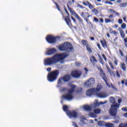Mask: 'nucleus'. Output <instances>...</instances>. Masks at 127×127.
<instances>
[{
	"label": "nucleus",
	"mask_w": 127,
	"mask_h": 127,
	"mask_svg": "<svg viewBox=\"0 0 127 127\" xmlns=\"http://www.w3.org/2000/svg\"><path fill=\"white\" fill-rule=\"evenodd\" d=\"M68 56H69V55L66 54V53L56 54L52 57L45 59L44 61V65L51 66V65L57 64L58 62H63L64 59Z\"/></svg>",
	"instance_id": "nucleus-1"
},
{
	"label": "nucleus",
	"mask_w": 127,
	"mask_h": 127,
	"mask_svg": "<svg viewBox=\"0 0 127 127\" xmlns=\"http://www.w3.org/2000/svg\"><path fill=\"white\" fill-rule=\"evenodd\" d=\"M110 101L113 105H111V109L109 110V114L112 117H116L118 114V109L120 108V104L116 103L115 97H111Z\"/></svg>",
	"instance_id": "nucleus-2"
},
{
	"label": "nucleus",
	"mask_w": 127,
	"mask_h": 127,
	"mask_svg": "<svg viewBox=\"0 0 127 127\" xmlns=\"http://www.w3.org/2000/svg\"><path fill=\"white\" fill-rule=\"evenodd\" d=\"M60 74V72L59 70H55L49 72L47 75V79L49 82H54V81H56L57 78H58V76Z\"/></svg>",
	"instance_id": "nucleus-3"
},
{
	"label": "nucleus",
	"mask_w": 127,
	"mask_h": 127,
	"mask_svg": "<svg viewBox=\"0 0 127 127\" xmlns=\"http://www.w3.org/2000/svg\"><path fill=\"white\" fill-rule=\"evenodd\" d=\"M60 51H72L74 48L73 46L69 42L64 43L59 46Z\"/></svg>",
	"instance_id": "nucleus-4"
},
{
	"label": "nucleus",
	"mask_w": 127,
	"mask_h": 127,
	"mask_svg": "<svg viewBox=\"0 0 127 127\" xmlns=\"http://www.w3.org/2000/svg\"><path fill=\"white\" fill-rule=\"evenodd\" d=\"M103 87L101 84H98L96 88H91L90 89L86 91V95L88 97H92L94 94H97L98 92H100Z\"/></svg>",
	"instance_id": "nucleus-5"
},
{
	"label": "nucleus",
	"mask_w": 127,
	"mask_h": 127,
	"mask_svg": "<svg viewBox=\"0 0 127 127\" xmlns=\"http://www.w3.org/2000/svg\"><path fill=\"white\" fill-rule=\"evenodd\" d=\"M97 69L98 70H99V71H100V76H101L102 79L103 80V81L105 82L106 85L107 86V87H108V88H111V85L110 84V83H109V82H108V76L106 75V73L104 72V70H103L102 67H101V66H99L97 67Z\"/></svg>",
	"instance_id": "nucleus-6"
},
{
	"label": "nucleus",
	"mask_w": 127,
	"mask_h": 127,
	"mask_svg": "<svg viewBox=\"0 0 127 127\" xmlns=\"http://www.w3.org/2000/svg\"><path fill=\"white\" fill-rule=\"evenodd\" d=\"M71 75L69 74H65L64 76L60 77L57 83L58 85H63V82H64V83L69 82V81L71 80Z\"/></svg>",
	"instance_id": "nucleus-7"
},
{
	"label": "nucleus",
	"mask_w": 127,
	"mask_h": 127,
	"mask_svg": "<svg viewBox=\"0 0 127 127\" xmlns=\"http://www.w3.org/2000/svg\"><path fill=\"white\" fill-rule=\"evenodd\" d=\"M64 10L66 12V13L67 14V16H64V14H63V13L62 12V14H63V18H64L67 25L69 26V27H72V23L71 22V20L70 19V15L69 14V12H68V11L67 10V9L64 8Z\"/></svg>",
	"instance_id": "nucleus-8"
},
{
	"label": "nucleus",
	"mask_w": 127,
	"mask_h": 127,
	"mask_svg": "<svg viewBox=\"0 0 127 127\" xmlns=\"http://www.w3.org/2000/svg\"><path fill=\"white\" fill-rule=\"evenodd\" d=\"M57 37H55L51 35H49L46 37V40L48 43H50V44H54V43L57 42Z\"/></svg>",
	"instance_id": "nucleus-9"
},
{
	"label": "nucleus",
	"mask_w": 127,
	"mask_h": 127,
	"mask_svg": "<svg viewBox=\"0 0 127 127\" xmlns=\"http://www.w3.org/2000/svg\"><path fill=\"white\" fill-rule=\"evenodd\" d=\"M66 115L70 118L77 119V118H78V113H77L75 110L67 111Z\"/></svg>",
	"instance_id": "nucleus-10"
},
{
	"label": "nucleus",
	"mask_w": 127,
	"mask_h": 127,
	"mask_svg": "<svg viewBox=\"0 0 127 127\" xmlns=\"http://www.w3.org/2000/svg\"><path fill=\"white\" fill-rule=\"evenodd\" d=\"M94 84H95V78H90L84 83V85L86 87H93Z\"/></svg>",
	"instance_id": "nucleus-11"
},
{
	"label": "nucleus",
	"mask_w": 127,
	"mask_h": 127,
	"mask_svg": "<svg viewBox=\"0 0 127 127\" xmlns=\"http://www.w3.org/2000/svg\"><path fill=\"white\" fill-rule=\"evenodd\" d=\"M82 75V71L79 70H76L71 71V75L73 78H79V77Z\"/></svg>",
	"instance_id": "nucleus-12"
},
{
	"label": "nucleus",
	"mask_w": 127,
	"mask_h": 127,
	"mask_svg": "<svg viewBox=\"0 0 127 127\" xmlns=\"http://www.w3.org/2000/svg\"><path fill=\"white\" fill-rule=\"evenodd\" d=\"M73 98L72 95L69 93L63 95V98L64 100H67V101H71L73 100Z\"/></svg>",
	"instance_id": "nucleus-13"
},
{
	"label": "nucleus",
	"mask_w": 127,
	"mask_h": 127,
	"mask_svg": "<svg viewBox=\"0 0 127 127\" xmlns=\"http://www.w3.org/2000/svg\"><path fill=\"white\" fill-rule=\"evenodd\" d=\"M90 62L92 63V64H93V66H94L95 67H96V66H98L96 64L98 63V60L96 59V58H95L94 56H91L90 58Z\"/></svg>",
	"instance_id": "nucleus-14"
},
{
	"label": "nucleus",
	"mask_w": 127,
	"mask_h": 127,
	"mask_svg": "<svg viewBox=\"0 0 127 127\" xmlns=\"http://www.w3.org/2000/svg\"><path fill=\"white\" fill-rule=\"evenodd\" d=\"M71 89H68V94L72 95L74 92H75V89L77 88V85H71Z\"/></svg>",
	"instance_id": "nucleus-15"
},
{
	"label": "nucleus",
	"mask_w": 127,
	"mask_h": 127,
	"mask_svg": "<svg viewBox=\"0 0 127 127\" xmlns=\"http://www.w3.org/2000/svg\"><path fill=\"white\" fill-rule=\"evenodd\" d=\"M57 52L56 49L55 48H52V49H49L47 51V55H53L54 53H56Z\"/></svg>",
	"instance_id": "nucleus-16"
},
{
	"label": "nucleus",
	"mask_w": 127,
	"mask_h": 127,
	"mask_svg": "<svg viewBox=\"0 0 127 127\" xmlns=\"http://www.w3.org/2000/svg\"><path fill=\"white\" fill-rule=\"evenodd\" d=\"M95 102H96L93 104V107H94V108L100 107V105H104V104H106V103H107V102H103L102 101L99 102L98 100H95Z\"/></svg>",
	"instance_id": "nucleus-17"
},
{
	"label": "nucleus",
	"mask_w": 127,
	"mask_h": 127,
	"mask_svg": "<svg viewBox=\"0 0 127 127\" xmlns=\"http://www.w3.org/2000/svg\"><path fill=\"white\" fill-rule=\"evenodd\" d=\"M82 4L85 6H87L88 5V7L90 9L94 8V6H93L88 1H87L86 2L85 1L82 2Z\"/></svg>",
	"instance_id": "nucleus-18"
},
{
	"label": "nucleus",
	"mask_w": 127,
	"mask_h": 127,
	"mask_svg": "<svg viewBox=\"0 0 127 127\" xmlns=\"http://www.w3.org/2000/svg\"><path fill=\"white\" fill-rule=\"evenodd\" d=\"M80 15L82 17H83V18H89V17L91 16V15H90L89 14V13L87 12H82L80 14Z\"/></svg>",
	"instance_id": "nucleus-19"
},
{
	"label": "nucleus",
	"mask_w": 127,
	"mask_h": 127,
	"mask_svg": "<svg viewBox=\"0 0 127 127\" xmlns=\"http://www.w3.org/2000/svg\"><path fill=\"white\" fill-rule=\"evenodd\" d=\"M100 43H101L103 48H108V45L107 44V41H106L105 39H104L103 40H101Z\"/></svg>",
	"instance_id": "nucleus-20"
},
{
	"label": "nucleus",
	"mask_w": 127,
	"mask_h": 127,
	"mask_svg": "<svg viewBox=\"0 0 127 127\" xmlns=\"http://www.w3.org/2000/svg\"><path fill=\"white\" fill-rule=\"evenodd\" d=\"M106 68L109 73L110 74L111 76H115V73L114 72V71H112V69H111V68H110V66H109V65L106 64Z\"/></svg>",
	"instance_id": "nucleus-21"
},
{
	"label": "nucleus",
	"mask_w": 127,
	"mask_h": 127,
	"mask_svg": "<svg viewBox=\"0 0 127 127\" xmlns=\"http://www.w3.org/2000/svg\"><path fill=\"white\" fill-rule=\"evenodd\" d=\"M119 31L120 32V35L122 38H124L126 36V34H125L124 30H123V29H122L121 28H119Z\"/></svg>",
	"instance_id": "nucleus-22"
},
{
	"label": "nucleus",
	"mask_w": 127,
	"mask_h": 127,
	"mask_svg": "<svg viewBox=\"0 0 127 127\" xmlns=\"http://www.w3.org/2000/svg\"><path fill=\"white\" fill-rule=\"evenodd\" d=\"M94 95H96L97 97H99V98H105L106 97V95L104 94L103 93H102L101 92H99L98 93L97 92L96 94H94Z\"/></svg>",
	"instance_id": "nucleus-23"
},
{
	"label": "nucleus",
	"mask_w": 127,
	"mask_h": 127,
	"mask_svg": "<svg viewBox=\"0 0 127 127\" xmlns=\"http://www.w3.org/2000/svg\"><path fill=\"white\" fill-rule=\"evenodd\" d=\"M81 43L82 44V45H83V46H88V45H89V43L88 42V41L86 40H81Z\"/></svg>",
	"instance_id": "nucleus-24"
},
{
	"label": "nucleus",
	"mask_w": 127,
	"mask_h": 127,
	"mask_svg": "<svg viewBox=\"0 0 127 127\" xmlns=\"http://www.w3.org/2000/svg\"><path fill=\"white\" fill-rule=\"evenodd\" d=\"M83 109L85 110V111H90L91 110H92V108H91V107L88 105H84L83 106Z\"/></svg>",
	"instance_id": "nucleus-25"
},
{
	"label": "nucleus",
	"mask_w": 127,
	"mask_h": 127,
	"mask_svg": "<svg viewBox=\"0 0 127 127\" xmlns=\"http://www.w3.org/2000/svg\"><path fill=\"white\" fill-rule=\"evenodd\" d=\"M75 16L76 18H77V19H78L79 21H80V22H83V19H82V18H81V17H80V16H79V15L76 13H75Z\"/></svg>",
	"instance_id": "nucleus-26"
},
{
	"label": "nucleus",
	"mask_w": 127,
	"mask_h": 127,
	"mask_svg": "<svg viewBox=\"0 0 127 127\" xmlns=\"http://www.w3.org/2000/svg\"><path fill=\"white\" fill-rule=\"evenodd\" d=\"M86 50L89 53H92L93 51H92V49L91 48V46L89 45H87L86 47Z\"/></svg>",
	"instance_id": "nucleus-27"
},
{
	"label": "nucleus",
	"mask_w": 127,
	"mask_h": 127,
	"mask_svg": "<svg viewBox=\"0 0 127 127\" xmlns=\"http://www.w3.org/2000/svg\"><path fill=\"white\" fill-rule=\"evenodd\" d=\"M94 114H99L101 113V110L100 108L95 109L93 110Z\"/></svg>",
	"instance_id": "nucleus-28"
},
{
	"label": "nucleus",
	"mask_w": 127,
	"mask_h": 127,
	"mask_svg": "<svg viewBox=\"0 0 127 127\" xmlns=\"http://www.w3.org/2000/svg\"><path fill=\"white\" fill-rule=\"evenodd\" d=\"M121 68L123 70V71H127V67H126V64H121Z\"/></svg>",
	"instance_id": "nucleus-29"
},
{
	"label": "nucleus",
	"mask_w": 127,
	"mask_h": 127,
	"mask_svg": "<svg viewBox=\"0 0 127 127\" xmlns=\"http://www.w3.org/2000/svg\"><path fill=\"white\" fill-rule=\"evenodd\" d=\"M63 110L64 111V112H66V113L67 114V112L69 111L68 110V106L67 105H64L63 107Z\"/></svg>",
	"instance_id": "nucleus-30"
},
{
	"label": "nucleus",
	"mask_w": 127,
	"mask_h": 127,
	"mask_svg": "<svg viewBox=\"0 0 127 127\" xmlns=\"http://www.w3.org/2000/svg\"><path fill=\"white\" fill-rule=\"evenodd\" d=\"M77 7H80V8H81V9H85L86 8V7L83 6L82 5H81L80 3H76Z\"/></svg>",
	"instance_id": "nucleus-31"
},
{
	"label": "nucleus",
	"mask_w": 127,
	"mask_h": 127,
	"mask_svg": "<svg viewBox=\"0 0 127 127\" xmlns=\"http://www.w3.org/2000/svg\"><path fill=\"white\" fill-rule=\"evenodd\" d=\"M69 5H72V2L71 1H68L67 4V6L69 10H70V11H71V8H70V6H69Z\"/></svg>",
	"instance_id": "nucleus-32"
},
{
	"label": "nucleus",
	"mask_w": 127,
	"mask_h": 127,
	"mask_svg": "<svg viewBox=\"0 0 127 127\" xmlns=\"http://www.w3.org/2000/svg\"><path fill=\"white\" fill-rule=\"evenodd\" d=\"M109 10H110V12H113V13H115L116 15H119V14H120L119 13V12H118L115 11V10H114V9H110Z\"/></svg>",
	"instance_id": "nucleus-33"
},
{
	"label": "nucleus",
	"mask_w": 127,
	"mask_h": 127,
	"mask_svg": "<svg viewBox=\"0 0 127 127\" xmlns=\"http://www.w3.org/2000/svg\"><path fill=\"white\" fill-rule=\"evenodd\" d=\"M68 89L66 87H62L61 89H60V92H61L62 93H64V92H66V91H67Z\"/></svg>",
	"instance_id": "nucleus-34"
},
{
	"label": "nucleus",
	"mask_w": 127,
	"mask_h": 127,
	"mask_svg": "<svg viewBox=\"0 0 127 127\" xmlns=\"http://www.w3.org/2000/svg\"><path fill=\"white\" fill-rule=\"evenodd\" d=\"M54 3H55L56 7L57 8L58 10L60 11V7L59 6V5L58 4V3H57V2H55V1L53 0V1Z\"/></svg>",
	"instance_id": "nucleus-35"
},
{
	"label": "nucleus",
	"mask_w": 127,
	"mask_h": 127,
	"mask_svg": "<svg viewBox=\"0 0 127 127\" xmlns=\"http://www.w3.org/2000/svg\"><path fill=\"white\" fill-rule=\"evenodd\" d=\"M92 12L94 13L95 14V15H97V14H98L99 13V11H98V10H97L96 9H95V8H94L92 10Z\"/></svg>",
	"instance_id": "nucleus-36"
},
{
	"label": "nucleus",
	"mask_w": 127,
	"mask_h": 127,
	"mask_svg": "<svg viewBox=\"0 0 127 127\" xmlns=\"http://www.w3.org/2000/svg\"><path fill=\"white\" fill-rule=\"evenodd\" d=\"M99 57L100 58L99 62H100L102 65H104V64H105V62H104V60H103V59L101 58V56L99 55Z\"/></svg>",
	"instance_id": "nucleus-37"
},
{
	"label": "nucleus",
	"mask_w": 127,
	"mask_h": 127,
	"mask_svg": "<svg viewBox=\"0 0 127 127\" xmlns=\"http://www.w3.org/2000/svg\"><path fill=\"white\" fill-rule=\"evenodd\" d=\"M121 83L122 85H126L127 86V79H124L121 81Z\"/></svg>",
	"instance_id": "nucleus-38"
},
{
	"label": "nucleus",
	"mask_w": 127,
	"mask_h": 127,
	"mask_svg": "<svg viewBox=\"0 0 127 127\" xmlns=\"http://www.w3.org/2000/svg\"><path fill=\"white\" fill-rule=\"evenodd\" d=\"M127 5V3H121V4H120V7H126Z\"/></svg>",
	"instance_id": "nucleus-39"
},
{
	"label": "nucleus",
	"mask_w": 127,
	"mask_h": 127,
	"mask_svg": "<svg viewBox=\"0 0 127 127\" xmlns=\"http://www.w3.org/2000/svg\"><path fill=\"white\" fill-rule=\"evenodd\" d=\"M105 127H113V124L106 123V124H105Z\"/></svg>",
	"instance_id": "nucleus-40"
},
{
	"label": "nucleus",
	"mask_w": 127,
	"mask_h": 127,
	"mask_svg": "<svg viewBox=\"0 0 127 127\" xmlns=\"http://www.w3.org/2000/svg\"><path fill=\"white\" fill-rule=\"evenodd\" d=\"M89 116H90V117H91V118H96V117H97V116H96V114H95V113H90L89 114Z\"/></svg>",
	"instance_id": "nucleus-41"
},
{
	"label": "nucleus",
	"mask_w": 127,
	"mask_h": 127,
	"mask_svg": "<svg viewBox=\"0 0 127 127\" xmlns=\"http://www.w3.org/2000/svg\"><path fill=\"white\" fill-rule=\"evenodd\" d=\"M105 23H110V22H112V20L110 19H105Z\"/></svg>",
	"instance_id": "nucleus-42"
},
{
	"label": "nucleus",
	"mask_w": 127,
	"mask_h": 127,
	"mask_svg": "<svg viewBox=\"0 0 127 127\" xmlns=\"http://www.w3.org/2000/svg\"><path fill=\"white\" fill-rule=\"evenodd\" d=\"M109 64L111 69H112V70H114V69H115V68L114 67V65H113V64L112 63V62H109Z\"/></svg>",
	"instance_id": "nucleus-43"
},
{
	"label": "nucleus",
	"mask_w": 127,
	"mask_h": 127,
	"mask_svg": "<svg viewBox=\"0 0 127 127\" xmlns=\"http://www.w3.org/2000/svg\"><path fill=\"white\" fill-rule=\"evenodd\" d=\"M82 91H83V88L82 87L79 88L77 90V93H81Z\"/></svg>",
	"instance_id": "nucleus-44"
},
{
	"label": "nucleus",
	"mask_w": 127,
	"mask_h": 127,
	"mask_svg": "<svg viewBox=\"0 0 127 127\" xmlns=\"http://www.w3.org/2000/svg\"><path fill=\"white\" fill-rule=\"evenodd\" d=\"M121 27L123 29H125L127 27V25H126V23H123L122 24Z\"/></svg>",
	"instance_id": "nucleus-45"
},
{
	"label": "nucleus",
	"mask_w": 127,
	"mask_h": 127,
	"mask_svg": "<svg viewBox=\"0 0 127 127\" xmlns=\"http://www.w3.org/2000/svg\"><path fill=\"white\" fill-rule=\"evenodd\" d=\"M121 110L123 111V112H127V107H122Z\"/></svg>",
	"instance_id": "nucleus-46"
},
{
	"label": "nucleus",
	"mask_w": 127,
	"mask_h": 127,
	"mask_svg": "<svg viewBox=\"0 0 127 127\" xmlns=\"http://www.w3.org/2000/svg\"><path fill=\"white\" fill-rule=\"evenodd\" d=\"M93 21H95V22H99V19L97 17H94Z\"/></svg>",
	"instance_id": "nucleus-47"
},
{
	"label": "nucleus",
	"mask_w": 127,
	"mask_h": 127,
	"mask_svg": "<svg viewBox=\"0 0 127 127\" xmlns=\"http://www.w3.org/2000/svg\"><path fill=\"white\" fill-rule=\"evenodd\" d=\"M120 54L122 57H124V53H123V51L122 50H119Z\"/></svg>",
	"instance_id": "nucleus-48"
},
{
	"label": "nucleus",
	"mask_w": 127,
	"mask_h": 127,
	"mask_svg": "<svg viewBox=\"0 0 127 127\" xmlns=\"http://www.w3.org/2000/svg\"><path fill=\"white\" fill-rule=\"evenodd\" d=\"M75 65L77 67H80L81 66V63L77 62L75 63Z\"/></svg>",
	"instance_id": "nucleus-49"
},
{
	"label": "nucleus",
	"mask_w": 127,
	"mask_h": 127,
	"mask_svg": "<svg viewBox=\"0 0 127 127\" xmlns=\"http://www.w3.org/2000/svg\"><path fill=\"white\" fill-rule=\"evenodd\" d=\"M116 75L118 78H121V75L119 73V71H116Z\"/></svg>",
	"instance_id": "nucleus-50"
},
{
	"label": "nucleus",
	"mask_w": 127,
	"mask_h": 127,
	"mask_svg": "<svg viewBox=\"0 0 127 127\" xmlns=\"http://www.w3.org/2000/svg\"><path fill=\"white\" fill-rule=\"evenodd\" d=\"M102 57L104 59L105 61H107V57H106V55H105L104 54H102Z\"/></svg>",
	"instance_id": "nucleus-51"
},
{
	"label": "nucleus",
	"mask_w": 127,
	"mask_h": 127,
	"mask_svg": "<svg viewBox=\"0 0 127 127\" xmlns=\"http://www.w3.org/2000/svg\"><path fill=\"white\" fill-rule=\"evenodd\" d=\"M98 126H100V127H102V126H104L105 125L104 123H102L101 121L99 122V123H98Z\"/></svg>",
	"instance_id": "nucleus-52"
},
{
	"label": "nucleus",
	"mask_w": 127,
	"mask_h": 127,
	"mask_svg": "<svg viewBox=\"0 0 127 127\" xmlns=\"http://www.w3.org/2000/svg\"><path fill=\"white\" fill-rule=\"evenodd\" d=\"M118 22L119 24H122V23H123V20L122 19H119L118 20Z\"/></svg>",
	"instance_id": "nucleus-53"
},
{
	"label": "nucleus",
	"mask_w": 127,
	"mask_h": 127,
	"mask_svg": "<svg viewBox=\"0 0 127 127\" xmlns=\"http://www.w3.org/2000/svg\"><path fill=\"white\" fill-rule=\"evenodd\" d=\"M118 60L115 59L114 61V64H115L116 66H118Z\"/></svg>",
	"instance_id": "nucleus-54"
},
{
	"label": "nucleus",
	"mask_w": 127,
	"mask_h": 127,
	"mask_svg": "<svg viewBox=\"0 0 127 127\" xmlns=\"http://www.w3.org/2000/svg\"><path fill=\"white\" fill-rule=\"evenodd\" d=\"M121 103H122V99H118V105H119V106L121 105Z\"/></svg>",
	"instance_id": "nucleus-55"
},
{
	"label": "nucleus",
	"mask_w": 127,
	"mask_h": 127,
	"mask_svg": "<svg viewBox=\"0 0 127 127\" xmlns=\"http://www.w3.org/2000/svg\"><path fill=\"white\" fill-rule=\"evenodd\" d=\"M72 125L74 127H78V125H77V124H76L75 122H72Z\"/></svg>",
	"instance_id": "nucleus-56"
},
{
	"label": "nucleus",
	"mask_w": 127,
	"mask_h": 127,
	"mask_svg": "<svg viewBox=\"0 0 127 127\" xmlns=\"http://www.w3.org/2000/svg\"><path fill=\"white\" fill-rule=\"evenodd\" d=\"M97 46L98 47V48H99V49H100V50H102V48H101V45H100V44H97Z\"/></svg>",
	"instance_id": "nucleus-57"
},
{
	"label": "nucleus",
	"mask_w": 127,
	"mask_h": 127,
	"mask_svg": "<svg viewBox=\"0 0 127 127\" xmlns=\"http://www.w3.org/2000/svg\"><path fill=\"white\" fill-rule=\"evenodd\" d=\"M109 32L111 34L113 33L114 31H113V29H112V28H109Z\"/></svg>",
	"instance_id": "nucleus-58"
},
{
	"label": "nucleus",
	"mask_w": 127,
	"mask_h": 127,
	"mask_svg": "<svg viewBox=\"0 0 127 127\" xmlns=\"http://www.w3.org/2000/svg\"><path fill=\"white\" fill-rule=\"evenodd\" d=\"M100 22H101V23H104V19L101 18L99 19Z\"/></svg>",
	"instance_id": "nucleus-59"
},
{
	"label": "nucleus",
	"mask_w": 127,
	"mask_h": 127,
	"mask_svg": "<svg viewBox=\"0 0 127 127\" xmlns=\"http://www.w3.org/2000/svg\"><path fill=\"white\" fill-rule=\"evenodd\" d=\"M71 19L72 20H73V22H76V19H75L73 16H71Z\"/></svg>",
	"instance_id": "nucleus-60"
},
{
	"label": "nucleus",
	"mask_w": 127,
	"mask_h": 127,
	"mask_svg": "<svg viewBox=\"0 0 127 127\" xmlns=\"http://www.w3.org/2000/svg\"><path fill=\"white\" fill-rule=\"evenodd\" d=\"M47 71H48V72H50V71H51V67H48L47 68Z\"/></svg>",
	"instance_id": "nucleus-61"
},
{
	"label": "nucleus",
	"mask_w": 127,
	"mask_h": 127,
	"mask_svg": "<svg viewBox=\"0 0 127 127\" xmlns=\"http://www.w3.org/2000/svg\"><path fill=\"white\" fill-rule=\"evenodd\" d=\"M123 116L124 117H125V118H126L127 119V113H124Z\"/></svg>",
	"instance_id": "nucleus-62"
},
{
	"label": "nucleus",
	"mask_w": 127,
	"mask_h": 127,
	"mask_svg": "<svg viewBox=\"0 0 127 127\" xmlns=\"http://www.w3.org/2000/svg\"><path fill=\"white\" fill-rule=\"evenodd\" d=\"M113 33L115 35H117V34H118V32H117L116 30H114V31H113Z\"/></svg>",
	"instance_id": "nucleus-63"
},
{
	"label": "nucleus",
	"mask_w": 127,
	"mask_h": 127,
	"mask_svg": "<svg viewBox=\"0 0 127 127\" xmlns=\"http://www.w3.org/2000/svg\"><path fill=\"white\" fill-rule=\"evenodd\" d=\"M124 42H125V43H127V38H125L124 39Z\"/></svg>",
	"instance_id": "nucleus-64"
}]
</instances>
